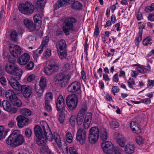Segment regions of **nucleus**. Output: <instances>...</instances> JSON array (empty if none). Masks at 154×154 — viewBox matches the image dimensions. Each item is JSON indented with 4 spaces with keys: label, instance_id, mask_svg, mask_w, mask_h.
I'll use <instances>...</instances> for the list:
<instances>
[{
    "label": "nucleus",
    "instance_id": "obj_1",
    "mask_svg": "<svg viewBox=\"0 0 154 154\" xmlns=\"http://www.w3.org/2000/svg\"><path fill=\"white\" fill-rule=\"evenodd\" d=\"M10 85L14 89L13 91L10 90L7 91L5 94L6 98L10 100L14 106H19V83L15 78L11 79L9 81Z\"/></svg>",
    "mask_w": 154,
    "mask_h": 154
},
{
    "label": "nucleus",
    "instance_id": "obj_2",
    "mask_svg": "<svg viewBox=\"0 0 154 154\" xmlns=\"http://www.w3.org/2000/svg\"><path fill=\"white\" fill-rule=\"evenodd\" d=\"M40 124L41 127L38 125H35L34 127L35 134L37 138L53 134L46 122L42 121L40 122Z\"/></svg>",
    "mask_w": 154,
    "mask_h": 154
},
{
    "label": "nucleus",
    "instance_id": "obj_3",
    "mask_svg": "<svg viewBox=\"0 0 154 154\" xmlns=\"http://www.w3.org/2000/svg\"><path fill=\"white\" fill-rule=\"evenodd\" d=\"M72 4L71 8L73 9L79 10L82 7V5L78 1L74 0H58L54 6V8L56 10L63 6L64 5Z\"/></svg>",
    "mask_w": 154,
    "mask_h": 154
},
{
    "label": "nucleus",
    "instance_id": "obj_4",
    "mask_svg": "<svg viewBox=\"0 0 154 154\" xmlns=\"http://www.w3.org/2000/svg\"><path fill=\"white\" fill-rule=\"evenodd\" d=\"M7 143L15 147L19 145V130H15L10 134L6 140Z\"/></svg>",
    "mask_w": 154,
    "mask_h": 154
},
{
    "label": "nucleus",
    "instance_id": "obj_5",
    "mask_svg": "<svg viewBox=\"0 0 154 154\" xmlns=\"http://www.w3.org/2000/svg\"><path fill=\"white\" fill-rule=\"evenodd\" d=\"M56 46L60 58L62 59L66 58L67 45L65 41L61 39L57 43Z\"/></svg>",
    "mask_w": 154,
    "mask_h": 154
},
{
    "label": "nucleus",
    "instance_id": "obj_6",
    "mask_svg": "<svg viewBox=\"0 0 154 154\" xmlns=\"http://www.w3.org/2000/svg\"><path fill=\"white\" fill-rule=\"evenodd\" d=\"M76 22V19L73 17L67 18L65 20L63 30L66 35H69L70 30L73 31L74 24Z\"/></svg>",
    "mask_w": 154,
    "mask_h": 154
},
{
    "label": "nucleus",
    "instance_id": "obj_7",
    "mask_svg": "<svg viewBox=\"0 0 154 154\" xmlns=\"http://www.w3.org/2000/svg\"><path fill=\"white\" fill-rule=\"evenodd\" d=\"M58 63V60L56 59H52L49 61L48 66L45 69V74L47 75H50L54 72H57L59 69Z\"/></svg>",
    "mask_w": 154,
    "mask_h": 154
},
{
    "label": "nucleus",
    "instance_id": "obj_8",
    "mask_svg": "<svg viewBox=\"0 0 154 154\" xmlns=\"http://www.w3.org/2000/svg\"><path fill=\"white\" fill-rule=\"evenodd\" d=\"M66 101L67 106L70 110L72 111L76 109L78 102V98L76 95L72 94L68 95Z\"/></svg>",
    "mask_w": 154,
    "mask_h": 154
},
{
    "label": "nucleus",
    "instance_id": "obj_9",
    "mask_svg": "<svg viewBox=\"0 0 154 154\" xmlns=\"http://www.w3.org/2000/svg\"><path fill=\"white\" fill-rule=\"evenodd\" d=\"M20 12L26 15L32 14L34 10V7L31 2L26 1L20 4Z\"/></svg>",
    "mask_w": 154,
    "mask_h": 154
},
{
    "label": "nucleus",
    "instance_id": "obj_10",
    "mask_svg": "<svg viewBox=\"0 0 154 154\" xmlns=\"http://www.w3.org/2000/svg\"><path fill=\"white\" fill-rule=\"evenodd\" d=\"M99 136V130L98 127H94L91 128L88 137V140L92 144L95 143L98 140Z\"/></svg>",
    "mask_w": 154,
    "mask_h": 154
},
{
    "label": "nucleus",
    "instance_id": "obj_11",
    "mask_svg": "<svg viewBox=\"0 0 154 154\" xmlns=\"http://www.w3.org/2000/svg\"><path fill=\"white\" fill-rule=\"evenodd\" d=\"M70 78L69 75L65 74L62 72L58 73L56 76L57 81L59 83L62 87H65L68 84Z\"/></svg>",
    "mask_w": 154,
    "mask_h": 154
},
{
    "label": "nucleus",
    "instance_id": "obj_12",
    "mask_svg": "<svg viewBox=\"0 0 154 154\" xmlns=\"http://www.w3.org/2000/svg\"><path fill=\"white\" fill-rule=\"evenodd\" d=\"M23 23L30 32H33L35 30L38 31L41 27V25L39 23L34 24L32 20L28 18L24 20Z\"/></svg>",
    "mask_w": 154,
    "mask_h": 154
},
{
    "label": "nucleus",
    "instance_id": "obj_13",
    "mask_svg": "<svg viewBox=\"0 0 154 154\" xmlns=\"http://www.w3.org/2000/svg\"><path fill=\"white\" fill-rule=\"evenodd\" d=\"M6 71L9 74L19 77V71L18 68L11 63L7 64L5 66Z\"/></svg>",
    "mask_w": 154,
    "mask_h": 154
},
{
    "label": "nucleus",
    "instance_id": "obj_14",
    "mask_svg": "<svg viewBox=\"0 0 154 154\" xmlns=\"http://www.w3.org/2000/svg\"><path fill=\"white\" fill-rule=\"evenodd\" d=\"M86 137V131L82 128L79 129L76 133V140L79 141L81 144H83L85 143Z\"/></svg>",
    "mask_w": 154,
    "mask_h": 154
},
{
    "label": "nucleus",
    "instance_id": "obj_15",
    "mask_svg": "<svg viewBox=\"0 0 154 154\" xmlns=\"http://www.w3.org/2000/svg\"><path fill=\"white\" fill-rule=\"evenodd\" d=\"M55 102L57 111H62L65 110L66 104L62 95H59L55 100Z\"/></svg>",
    "mask_w": 154,
    "mask_h": 154
},
{
    "label": "nucleus",
    "instance_id": "obj_16",
    "mask_svg": "<svg viewBox=\"0 0 154 154\" xmlns=\"http://www.w3.org/2000/svg\"><path fill=\"white\" fill-rule=\"evenodd\" d=\"M101 146L103 152L107 154L112 153L113 151V146L110 141L103 142L101 143Z\"/></svg>",
    "mask_w": 154,
    "mask_h": 154
},
{
    "label": "nucleus",
    "instance_id": "obj_17",
    "mask_svg": "<svg viewBox=\"0 0 154 154\" xmlns=\"http://www.w3.org/2000/svg\"><path fill=\"white\" fill-rule=\"evenodd\" d=\"M80 84L77 81H75L70 83L68 86L67 89L69 92L75 93L81 89Z\"/></svg>",
    "mask_w": 154,
    "mask_h": 154
},
{
    "label": "nucleus",
    "instance_id": "obj_18",
    "mask_svg": "<svg viewBox=\"0 0 154 154\" xmlns=\"http://www.w3.org/2000/svg\"><path fill=\"white\" fill-rule=\"evenodd\" d=\"M38 138V139L37 140L36 142L37 144L40 146H43L45 144L48 140L52 141L54 139V137L53 134H51Z\"/></svg>",
    "mask_w": 154,
    "mask_h": 154
},
{
    "label": "nucleus",
    "instance_id": "obj_19",
    "mask_svg": "<svg viewBox=\"0 0 154 154\" xmlns=\"http://www.w3.org/2000/svg\"><path fill=\"white\" fill-rule=\"evenodd\" d=\"M2 105L4 109L12 113H16L17 109L15 108H12L10 103L6 100H4L2 102Z\"/></svg>",
    "mask_w": 154,
    "mask_h": 154
},
{
    "label": "nucleus",
    "instance_id": "obj_20",
    "mask_svg": "<svg viewBox=\"0 0 154 154\" xmlns=\"http://www.w3.org/2000/svg\"><path fill=\"white\" fill-rule=\"evenodd\" d=\"M20 91L23 96L26 98L29 97L32 94L30 87L26 85H22L21 87Z\"/></svg>",
    "mask_w": 154,
    "mask_h": 154
},
{
    "label": "nucleus",
    "instance_id": "obj_21",
    "mask_svg": "<svg viewBox=\"0 0 154 154\" xmlns=\"http://www.w3.org/2000/svg\"><path fill=\"white\" fill-rule=\"evenodd\" d=\"M45 3V0H37L35 8L37 11L39 12H42Z\"/></svg>",
    "mask_w": 154,
    "mask_h": 154
},
{
    "label": "nucleus",
    "instance_id": "obj_22",
    "mask_svg": "<svg viewBox=\"0 0 154 154\" xmlns=\"http://www.w3.org/2000/svg\"><path fill=\"white\" fill-rule=\"evenodd\" d=\"M30 57L29 54L24 53L20 57V65H22L26 64L29 61Z\"/></svg>",
    "mask_w": 154,
    "mask_h": 154
},
{
    "label": "nucleus",
    "instance_id": "obj_23",
    "mask_svg": "<svg viewBox=\"0 0 154 154\" xmlns=\"http://www.w3.org/2000/svg\"><path fill=\"white\" fill-rule=\"evenodd\" d=\"M87 110V106L86 105L82 106V109L79 111L77 115L76 119H84L85 114Z\"/></svg>",
    "mask_w": 154,
    "mask_h": 154
},
{
    "label": "nucleus",
    "instance_id": "obj_24",
    "mask_svg": "<svg viewBox=\"0 0 154 154\" xmlns=\"http://www.w3.org/2000/svg\"><path fill=\"white\" fill-rule=\"evenodd\" d=\"M87 110V106L86 105L82 106V109L79 111L77 115L76 119H84L85 114Z\"/></svg>",
    "mask_w": 154,
    "mask_h": 154
},
{
    "label": "nucleus",
    "instance_id": "obj_25",
    "mask_svg": "<svg viewBox=\"0 0 154 154\" xmlns=\"http://www.w3.org/2000/svg\"><path fill=\"white\" fill-rule=\"evenodd\" d=\"M130 127L132 131L136 134H138L140 132V126L136 122H131Z\"/></svg>",
    "mask_w": 154,
    "mask_h": 154
},
{
    "label": "nucleus",
    "instance_id": "obj_26",
    "mask_svg": "<svg viewBox=\"0 0 154 154\" xmlns=\"http://www.w3.org/2000/svg\"><path fill=\"white\" fill-rule=\"evenodd\" d=\"M11 54L15 58H18L17 62L19 63V46L18 45H15L11 52Z\"/></svg>",
    "mask_w": 154,
    "mask_h": 154
},
{
    "label": "nucleus",
    "instance_id": "obj_27",
    "mask_svg": "<svg viewBox=\"0 0 154 154\" xmlns=\"http://www.w3.org/2000/svg\"><path fill=\"white\" fill-rule=\"evenodd\" d=\"M55 142L56 143L58 147L59 148L62 147V144L60 136L57 133H54L53 134Z\"/></svg>",
    "mask_w": 154,
    "mask_h": 154
},
{
    "label": "nucleus",
    "instance_id": "obj_28",
    "mask_svg": "<svg viewBox=\"0 0 154 154\" xmlns=\"http://www.w3.org/2000/svg\"><path fill=\"white\" fill-rule=\"evenodd\" d=\"M29 119L24 116L20 115V128H22L28 124Z\"/></svg>",
    "mask_w": 154,
    "mask_h": 154
},
{
    "label": "nucleus",
    "instance_id": "obj_29",
    "mask_svg": "<svg viewBox=\"0 0 154 154\" xmlns=\"http://www.w3.org/2000/svg\"><path fill=\"white\" fill-rule=\"evenodd\" d=\"M9 131V129H5L3 126H0V140L5 138Z\"/></svg>",
    "mask_w": 154,
    "mask_h": 154
},
{
    "label": "nucleus",
    "instance_id": "obj_30",
    "mask_svg": "<svg viewBox=\"0 0 154 154\" xmlns=\"http://www.w3.org/2000/svg\"><path fill=\"white\" fill-rule=\"evenodd\" d=\"M135 146L132 144H128L125 147V151L128 154H131L134 150Z\"/></svg>",
    "mask_w": 154,
    "mask_h": 154
},
{
    "label": "nucleus",
    "instance_id": "obj_31",
    "mask_svg": "<svg viewBox=\"0 0 154 154\" xmlns=\"http://www.w3.org/2000/svg\"><path fill=\"white\" fill-rule=\"evenodd\" d=\"M20 114L22 116H30L31 114V111L29 109L26 108L21 109H20Z\"/></svg>",
    "mask_w": 154,
    "mask_h": 154
},
{
    "label": "nucleus",
    "instance_id": "obj_32",
    "mask_svg": "<svg viewBox=\"0 0 154 154\" xmlns=\"http://www.w3.org/2000/svg\"><path fill=\"white\" fill-rule=\"evenodd\" d=\"M44 89V88L38 86L36 84H35V89L37 95L39 97L41 96L42 94Z\"/></svg>",
    "mask_w": 154,
    "mask_h": 154
},
{
    "label": "nucleus",
    "instance_id": "obj_33",
    "mask_svg": "<svg viewBox=\"0 0 154 154\" xmlns=\"http://www.w3.org/2000/svg\"><path fill=\"white\" fill-rule=\"evenodd\" d=\"M117 141V143L120 146L122 147H124L125 146V145L126 140L124 137L118 138Z\"/></svg>",
    "mask_w": 154,
    "mask_h": 154
},
{
    "label": "nucleus",
    "instance_id": "obj_34",
    "mask_svg": "<svg viewBox=\"0 0 154 154\" xmlns=\"http://www.w3.org/2000/svg\"><path fill=\"white\" fill-rule=\"evenodd\" d=\"M10 38L14 42H16L18 40V33L16 30H13L10 33Z\"/></svg>",
    "mask_w": 154,
    "mask_h": 154
},
{
    "label": "nucleus",
    "instance_id": "obj_35",
    "mask_svg": "<svg viewBox=\"0 0 154 154\" xmlns=\"http://www.w3.org/2000/svg\"><path fill=\"white\" fill-rule=\"evenodd\" d=\"M34 67V63L32 61H30L28 63L26 64L25 66V68L26 70H32Z\"/></svg>",
    "mask_w": 154,
    "mask_h": 154
},
{
    "label": "nucleus",
    "instance_id": "obj_36",
    "mask_svg": "<svg viewBox=\"0 0 154 154\" xmlns=\"http://www.w3.org/2000/svg\"><path fill=\"white\" fill-rule=\"evenodd\" d=\"M49 41V37L48 36H45L43 39L41 45V47H42L46 48V46L48 45V43Z\"/></svg>",
    "mask_w": 154,
    "mask_h": 154
},
{
    "label": "nucleus",
    "instance_id": "obj_37",
    "mask_svg": "<svg viewBox=\"0 0 154 154\" xmlns=\"http://www.w3.org/2000/svg\"><path fill=\"white\" fill-rule=\"evenodd\" d=\"M46 79L43 77L41 78L39 82V86L41 88H45L46 86Z\"/></svg>",
    "mask_w": 154,
    "mask_h": 154
},
{
    "label": "nucleus",
    "instance_id": "obj_38",
    "mask_svg": "<svg viewBox=\"0 0 154 154\" xmlns=\"http://www.w3.org/2000/svg\"><path fill=\"white\" fill-rule=\"evenodd\" d=\"M45 109L48 112H51L52 110V108L50 104L49 103L48 100H46L45 102Z\"/></svg>",
    "mask_w": 154,
    "mask_h": 154
},
{
    "label": "nucleus",
    "instance_id": "obj_39",
    "mask_svg": "<svg viewBox=\"0 0 154 154\" xmlns=\"http://www.w3.org/2000/svg\"><path fill=\"white\" fill-rule=\"evenodd\" d=\"M109 123L110 127L113 129L118 128L119 126V123L115 120L110 121Z\"/></svg>",
    "mask_w": 154,
    "mask_h": 154
},
{
    "label": "nucleus",
    "instance_id": "obj_40",
    "mask_svg": "<svg viewBox=\"0 0 154 154\" xmlns=\"http://www.w3.org/2000/svg\"><path fill=\"white\" fill-rule=\"evenodd\" d=\"M92 119V115L91 113H87L86 115L84 121L91 123Z\"/></svg>",
    "mask_w": 154,
    "mask_h": 154
},
{
    "label": "nucleus",
    "instance_id": "obj_41",
    "mask_svg": "<svg viewBox=\"0 0 154 154\" xmlns=\"http://www.w3.org/2000/svg\"><path fill=\"white\" fill-rule=\"evenodd\" d=\"M135 140L136 142L140 145L142 144L144 141L143 138L141 136H137Z\"/></svg>",
    "mask_w": 154,
    "mask_h": 154
},
{
    "label": "nucleus",
    "instance_id": "obj_42",
    "mask_svg": "<svg viewBox=\"0 0 154 154\" xmlns=\"http://www.w3.org/2000/svg\"><path fill=\"white\" fill-rule=\"evenodd\" d=\"M66 138L67 142L71 143L72 142V137L71 134L69 132H67L66 134Z\"/></svg>",
    "mask_w": 154,
    "mask_h": 154
},
{
    "label": "nucleus",
    "instance_id": "obj_43",
    "mask_svg": "<svg viewBox=\"0 0 154 154\" xmlns=\"http://www.w3.org/2000/svg\"><path fill=\"white\" fill-rule=\"evenodd\" d=\"M107 137V133L106 130L103 129V131L101 134V136L100 137V138L102 140L105 141L106 140Z\"/></svg>",
    "mask_w": 154,
    "mask_h": 154
},
{
    "label": "nucleus",
    "instance_id": "obj_44",
    "mask_svg": "<svg viewBox=\"0 0 154 154\" xmlns=\"http://www.w3.org/2000/svg\"><path fill=\"white\" fill-rule=\"evenodd\" d=\"M143 33V30H140L138 33V36L136 37L135 38V41L138 43L140 42L142 39V35Z\"/></svg>",
    "mask_w": 154,
    "mask_h": 154
},
{
    "label": "nucleus",
    "instance_id": "obj_45",
    "mask_svg": "<svg viewBox=\"0 0 154 154\" xmlns=\"http://www.w3.org/2000/svg\"><path fill=\"white\" fill-rule=\"evenodd\" d=\"M128 85L131 88L133 89V85H135V81L133 79L130 78L128 81Z\"/></svg>",
    "mask_w": 154,
    "mask_h": 154
},
{
    "label": "nucleus",
    "instance_id": "obj_46",
    "mask_svg": "<svg viewBox=\"0 0 154 154\" xmlns=\"http://www.w3.org/2000/svg\"><path fill=\"white\" fill-rule=\"evenodd\" d=\"M70 65L69 63H66L65 64L62 68V71L63 72H66L70 70Z\"/></svg>",
    "mask_w": 154,
    "mask_h": 154
},
{
    "label": "nucleus",
    "instance_id": "obj_47",
    "mask_svg": "<svg viewBox=\"0 0 154 154\" xmlns=\"http://www.w3.org/2000/svg\"><path fill=\"white\" fill-rule=\"evenodd\" d=\"M69 150L70 154H78L75 147H70L69 148Z\"/></svg>",
    "mask_w": 154,
    "mask_h": 154
},
{
    "label": "nucleus",
    "instance_id": "obj_48",
    "mask_svg": "<svg viewBox=\"0 0 154 154\" xmlns=\"http://www.w3.org/2000/svg\"><path fill=\"white\" fill-rule=\"evenodd\" d=\"M32 131L31 129L27 128L25 131V134L27 137H29L32 135Z\"/></svg>",
    "mask_w": 154,
    "mask_h": 154
},
{
    "label": "nucleus",
    "instance_id": "obj_49",
    "mask_svg": "<svg viewBox=\"0 0 154 154\" xmlns=\"http://www.w3.org/2000/svg\"><path fill=\"white\" fill-rule=\"evenodd\" d=\"M40 18V15L39 14H37L33 17V20L35 24H37Z\"/></svg>",
    "mask_w": 154,
    "mask_h": 154
},
{
    "label": "nucleus",
    "instance_id": "obj_50",
    "mask_svg": "<svg viewBox=\"0 0 154 154\" xmlns=\"http://www.w3.org/2000/svg\"><path fill=\"white\" fill-rule=\"evenodd\" d=\"M148 82V87L149 88H152L154 86V80L149 79Z\"/></svg>",
    "mask_w": 154,
    "mask_h": 154
},
{
    "label": "nucleus",
    "instance_id": "obj_51",
    "mask_svg": "<svg viewBox=\"0 0 154 154\" xmlns=\"http://www.w3.org/2000/svg\"><path fill=\"white\" fill-rule=\"evenodd\" d=\"M0 82L3 86L6 85L7 81L5 77H1L0 78Z\"/></svg>",
    "mask_w": 154,
    "mask_h": 154
},
{
    "label": "nucleus",
    "instance_id": "obj_52",
    "mask_svg": "<svg viewBox=\"0 0 154 154\" xmlns=\"http://www.w3.org/2000/svg\"><path fill=\"white\" fill-rule=\"evenodd\" d=\"M16 125V122L13 120L9 121L8 124V126L9 128H12L14 127Z\"/></svg>",
    "mask_w": 154,
    "mask_h": 154
},
{
    "label": "nucleus",
    "instance_id": "obj_53",
    "mask_svg": "<svg viewBox=\"0 0 154 154\" xmlns=\"http://www.w3.org/2000/svg\"><path fill=\"white\" fill-rule=\"evenodd\" d=\"M35 75L34 74L30 75L27 78V80L29 82H31L35 79Z\"/></svg>",
    "mask_w": 154,
    "mask_h": 154
},
{
    "label": "nucleus",
    "instance_id": "obj_54",
    "mask_svg": "<svg viewBox=\"0 0 154 154\" xmlns=\"http://www.w3.org/2000/svg\"><path fill=\"white\" fill-rule=\"evenodd\" d=\"M51 50L50 49H47L45 51V56L46 58H48L51 55Z\"/></svg>",
    "mask_w": 154,
    "mask_h": 154
},
{
    "label": "nucleus",
    "instance_id": "obj_55",
    "mask_svg": "<svg viewBox=\"0 0 154 154\" xmlns=\"http://www.w3.org/2000/svg\"><path fill=\"white\" fill-rule=\"evenodd\" d=\"M119 91V89L118 87L117 86H113L112 88V91L114 94V95H115V93H117Z\"/></svg>",
    "mask_w": 154,
    "mask_h": 154
},
{
    "label": "nucleus",
    "instance_id": "obj_56",
    "mask_svg": "<svg viewBox=\"0 0 154 154\" xmlns=\"http://www.w3.org/2000/svg\"><path fill=\"white\" fill-rule=\"evenodd\" d=\"M100 32L99 28L98 25H97L96 26L95 29L94 33V36L97 37L99 35Z\"/></svg>",
    "mask_w": 154,
    "mask_h": 154
},
{
    "label": "nucleus",
    "instance_id": "obj_57",
    "mask_svg": "<svg viewBox=\"0 0 154 154\" xmlns=\"http://www.w3.org/2000/svg\"><path fill=\"white\" fill-rule=\"evenodd\" d=\"M151 39L148 38H147L144 39L143 41V44L145 45H147L149 42L151 41Z\"/></svg>",
    "mask_w": 154,
    "mask_h": 154
},
{
    "label": "nucleus",
    "instance_id": "obj_58",
    "mask_svg": "<svg viewBox=\"0 0 154 154\" xmlns=\"http://www.w3.org/2000/svg\"><path fill=\"white\" fill-rule=\"evenodd\" d=\"M141 101L142 102L146 104H149L151 102V100L149 98H146L145 99H142Z\"/></svg>",
    "mask_w": 154,
    "mask_h": 154
},
{
    "label": "nucleus",
    "instance_id": "obj_59",
    "mask_svg": "<svg viewBox=\"0 0 154 154\" xmlns=\"http://www.w3.org/2000/svg\"><path fill=\"white\" fill-rule=\"evenodd\" d=\"M81 76L82 79L84 81H85L86 80L85 72L83 70H82L81 71Z\"/></svg>",
    "mask_w": 154,
    "mask_h": 154
},
{
    "label": "nucleus",
    "instance_id": "obj_60",
    "mask_svg": "<svg viewBox=\"0 0 154 154\" xmlns=\"http://www.w3.org/2000/svg\"><path fill=\"white\" fill-rule=\"evenodd\" d=\"M64 116L63 114H61L59 116V120L61 123H63L64 122Z\"/></svg>",
    "mask_w": 154,
    "mask_h": 154
},
{
    "label": "nucleus",
    "instance_id": "obj_61",
    "mask_svg": "<svg viewBox=\"0 0 154 154\" xmlns=\"http://www.w3.org/2000/svg\"><path fill=\"white\" fill-rule=\"evenodd\" d=\"M90 123L84 121L83 127L86 129H88L89 127Z\"/></svg>",
    "mask_w": 154,
    "mask_h": 154
},
{
    "label": "nucleus",
    "instance_id": "obj_62",
    "mask_svg": "<svg viewBox=\"0 0 154 154\" xmlns=\"http://www.w3.org/2000/svg\"><path fill=\"white\" fill-rule=\"evenodd\" d=\"M115 154H120L119 149L116 146H113V151Z\"/></svg>",
    "mask_w": 154,
    "mask_h": 154
},
{
    "label": "nucleus",
    "instance_id": "obj_63",
    "mask_svg": "<svg viewBox=\"0 0 154 154\" xmlns=\"http://www.w3.org/2000/svg\"><path fill=\"white\" fill-rule=\"evenodd\" d=\"M38 52V50H37L36 51L33 52V56L34 58H36L40 56Z\"/></svg>",
    "mask_w": 154,
    "mask_h": 154
},
{
    "label": "nucleus",
    "instance_id": "obj_64",
    "mask_svg": "<svg viewBox=\"0 0 154 154\" xmlns=\"http://www.w3.org/2000/svg\"><path fill=\"white\" fill-rule=\"evenodd\" d=\"M46 97L48 99H49L52 100L53 99V95L51 92H48L46 94Z\"/></svg>",
    "mask_w": 154,
    "mask_h": 154
}]
</instances>
